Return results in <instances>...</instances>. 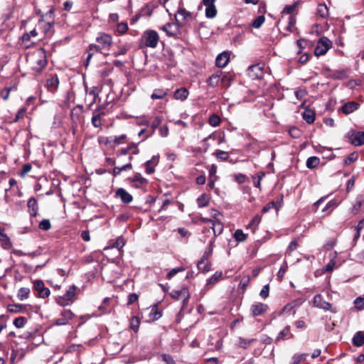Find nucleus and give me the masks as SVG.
<instances>
[{
	"label": "nucleus",
	"mask_w": 364,
	"mask_h": 364,
	"mask_svg": "<svg viewBox=\"0 0 364 364\" xmlns=\"http://www.w3.org/2000/svg\"><path fill=\"white\" fill-rule=\"evenodd\" d=\"M222 272H216L211 277L207 279V282L204 287L205 291L210 289L216 283H218L222 278Z\"/></svg>",
	"instance_id": "nucleus-16"
},
{
	"label": "nucleus",
	"mask_w": 364,
	"mask_h": 364,
	"mask_svg": "<svg viewBox=\"0 0 364 364\" xmlns=\"http://www.w3.org/2000/svg\"><path fill=\"white\" fill-rule=\"evenodd\" d=\"M268 309V306L263 303H256L251 306L250 310L253 316H261Z\"/></svg>",
	"instance_id": "nucleus-12"
},
{
	"label": "nucleus",
	"mask_w": 364,
	"mask_h": 364,
	"mask_svg": "<svg viewBox=\"0 0 364 364\" xmlns=\"http://www.w3.org/2000/svg\"><path fill=\"white\" fill-rule=\"evenodd\" d=\"M132 168V164L129 163V164H125L124 166H122V167H119V166H115L114 168H113V174L114 176H117L119 175L122 171H126L127 169H130Z\"/></svg>",
	"instance_id": "nucleus-44"
},
{
	"label": "nucleus",
	"mask_w": 364,
	"mask_h": 364,
	"mask_svg": "<svg viewBox=\"0 0 364 364\" xmlns=\"http://www.w3.org/2000/svg\"><path fill=\"white\" fill-rule=\"evenodd\" d=\"M150 316L153 320H158L161 316V313L158 311L157 308L153 307L150 311Z\"/></svg>",
	"instance_id": "nucleus-54"
},
{
	"label": "nucleus",
	"mask_w": 364,
	"mask_h": 364,
	"mask_svg": "<svg viewBox=\"0 0 364 364\" xmlns=\"http://www.w3.org/2000/svg\"><path fill=\"white\" fill-rule=\"evenodd\" d=\"M269 285H264L260 291L259 295L262 298L266 299L269 296Z\"/></svg>",
	"instance_id": "nucleus-57"
},
{
	"label": "nucleus",
	"mask_w": 364,
	"mask_h": 364,
	"mask_svg": "<svg viewBox=\"0 0 364 364\" xmlns=\"http://www.w3.org/2000/svg\"><path fill=\"white\" fill-rule=\"evenodd\" d=\"M180 20L176 17V23H168L163 26L161 29L166 33L168 36H175L178 32V23Z\"/></svg>",
	"instance_id": "nucleus-10"
},
{
	"label": "nucleus",
	"mask_w": 364,
	"mask_h": 364,
	"mask_svg": "<svg viewBox=\"0 0 364 364\" xmlns=\"http://www.w3.org/2000/svg\"><path fill=\"white\" fill-rule=\"evenodd\" d=\"M331 46L332 43L328 38L324 36L321 38L314 49L315 55L320 56L326 54Z\"/></svg>",
	"instance_id": "nucleus-6"
},
{
	"label": "nucleus",
	"mask_w": 364,
	"mask_h": 364,
	"mask_svg": "<svg viewBox=\"0 0 364 364\" xmlns=\"http://www.w3.org/2000/svg\"><path fill=\"white\" fill-rule=\"evenodd\" d=\"M126 137V134H122L119 136H114L113 142L115 145H119L123 142V140H124Z\"/></svg>",
	"instance_id": "nucleus-64"
},
{
	"label": "nucleus",
	"mask_w": 364,
	"mask_h": 364,
	"mask_svg": "<svg viewBox=\"0 0 364 364\" xmlns=\"http://www.w3.org/2000/svg\"><path fill=\"white\" fill-rule=\"evenodd\" d=\"M15 88V87H5L0 92V95L4 100H7L9 97L10 92L12 89Z\"/></svg>",
	"instance_id": "nucleus-51"
},
{
	"label": "nucleus",
	"mask_w": 364,
	"mask_h": 364,
	"mask_svg": "<svg viewBox=\"0 0 364 364\" xmlns=\"http://www.w3.org/2000/svg\"><path fill=\"white\" fill-rule=\"evenodd\" d=\"M23 306L22 304H12L8 306V311L11 313H18L22 311Z\"/></svg>",
	"instance_id": "nucleus-48"
},
{
	"label": "nucleus",
	"mask_w": 364,
	"mask_h": 364,
	"mask_svg": "<svg viewBox=\"0 0 364 364\" xmlns=\"http://www.w3.org/2000/svg\"><path fill=\"white\" fill-rule=\"evenodd\" d=\"M265 17L263 15L259 16L252 21V26L255 28H259L264 23Z\"/></svg>",
	"instance_id": "nucleus-45"
},
{
	"label": "nucleus",
	"mask_w": 364,
	"mask_h": 364,
	"mask_svg": "<svg viewBox=\"0 0 364 364\" xmlns=\"http://www.w3.org/2000/svg\"><path fill=\"white\" fill-rule=\"evenodd\" d=\"M163 121V117L156 116L151 123L152 133L154 132L155 129L161 124Z\"/></svg>",
	"instance_id": "nucleus-49"
},
{
	"label": "nucleus",
	"mask_w": 364,
	"mask_h": 364,
	"mask_svg": "<svg viewBox=\"0 0 364 364\" xmlns=\"http://www.w3.org/2000/svg\"><path fill=\"white\" fill-rule=\"evenodd\" d=\"M217 14L215 6H205V16L209 18H214Z\"/></svg>",
	"instance_id": "nucleus-37"
},
{
	"label": "nucleus",
	"mask_w": 364,
	"mask_h": 364,
	"mask_svg": "<svg viewBox=\"0 0 364 364\" xmlns=\"http://www.w3.org/2000/svg\"><path fill=\"white\" fill-rule=\"evenodd\" d=\"M73 317V314L70 310H65L62 312L60 318L55 320V324L58 326L65 325Z\"/></svg>",
	"instance_id": "nucleus-15"
},
{
	"label": "nucleus",
	"mask_w": 364,
	"mask_h": 364,
	"mask_svg": "<svg viewBox=\"0 0 364 364\" xmlns=\"http://www.w3.org/2000/svg\"><path fill=\"white\" fill-rule=\"evenodd\" d=\"M320 163V159L317 156H311L306 161V166L309 168H316Z\"/></svg>",
	"instance_id": "nucleus-32"
},
{
	"label": "nucleus",
	"mask_w": 364,
	"mask_h": 364,
	"mask_svg": "<svg viewBox=\"0 0 364 364\" xmlns=\"http://www.w3.org/2000/svg\"><path fill=\"white\" fill-rule=\"evenodd\" d=\"M287 269V265L282 266L277 273V278L279 281H282Z\"/></svg>",
	"instance_id": "nucleus-60"
},
{
	"label": "nucleus",
	"mask_w": 364,
	"mask_h": 364,
	"mask_svg": "<svg viewBox=\"0 0 364 364\" xmlns=\"http://www.w3.org/2000/svg\"><path fill=\"white\" fill-rule=\"evenodd\" d=\"M355 304L359 309H363L364 308V297H358L355 300Z\"/></svg>",
	"instance_id": "nucleus-63"
},
{
	"label": "nucleus",
	"mask_w": 364,
	"mask_h": 364,
	"mask_svg": "<svg viewBox=\"0 0 364 364\" xmlns=\"http://www.w3.org/2000/svg\"><path fill=\"white\" fill-rule=\"evenodd\" d=\"M59 85V80L56 75H50L47 80L46 82V87L48 90L51 92H55Z\"/></svg>",
	"instance_id": "nucleus-13"
},
{
	"label": "nucleus",
	"mask_w": 364,
	"mask_h": 364,
	"mask_svg": "<svg viewBox=\"0 0 364 364\" xmlns=\"http://www.w3.org/2000/svg\"><path fill=\"white\" fill-rule=\"evenodd\" d=\"M140 325L139 318L136 316H133L130 319V328L134 331L135 333L138 332L139 328Z\"/></svg>",
	"instance_id": "nucleus-33"
},
{
	"label": "nucleus",
	"mask_w": 364,
	"mask_h": 364,
	"mask_svg": "<svg viewBox=\"0 0 364 364\" xmlns=\"http://www.w3.org/2000/svg\"><path fill=\"white\" fill-rule=\"evenodd\" d=\"M232 81V77L230 75H225L221 78V84L225 88H228L230 86Z\"/></svg>",
	"instance_id": "nucleus-40"
},
{
	"label": "nucleus",
	"mask_w": 364,
	"mask_h": 364,
	"mask_svg": "<svg viewBox=\"0 0 364 364\" xmlns=\"http://www.w3.org/2000/svg\"><path fill=\"white\" fill-rule=\"evenodd\" d=\"M346 138L354 146L364 144V132H356L350 129L346 135Z\"/></svg>",
	"instance_id": "nucleus-7"
},
{
	"label": "nucleus",
	"mask_w": 364,
	"mask_h": 364,
	"mask_svg": "<svg viewBox=\"0 0 364 364\" xmlns=\"http://www.w3.org/2000/svg\"><path fill=\"white\" fill-rule=\"evenodd\" d=\"M213 218H214V220L211 223L209 228L205 227L203 230L204 232H210V229L212 230L214 237H216L219 235H220L223 231V225L221 223L220 220L218 218V215H220V213L215 210H213Z\"/></svg>",
	"instance_id": "nucleus-4"
},
{
	"label": "nucleus",
	"mask_w": 364,
	"mask_h": 364,
	"mask_svg": "<svg viewBox=\"0 0 364 364\" xmlns=\"http://www.w3.org/2000/svg\"><path fill=\"white\" fill-rule=\"evenodd\" d=\"M188 94V90L182 87L174 92L173 97L176 100L183 101L187 99Z\"/></svg>",
	"instance_id": "nucleus-25"
},
{
	"label": "nucleus",
	"mask_w": 364,
	"mask_h": 364,
	"mask_svg": "<svg viewBox=\"0 0 364 364\" xmlns=\"http://www.w3.org/2000/svg\"><path fill=\"white\" fill-rule=\"evenodd\" d=\"M26 321H27V319L25 317L20 316V317L16 318L14 320L13 323L16 328H19L23 327L25 326V324L26 323Z\"/></svg>",
	"instance_id": "nucleus-39"
},
{
	"label": "nucleus",
	"mask_w": 364,
	"mask_h": 364,
	"mask_svg": "<svg viewBox=\"0 0 364 364\" xmlns=\"http://www.w3.org/2000/svg\"><path fill=\"white\" fill-rule=\"evenodd\" d=\"M213 155H215L217 157V159H220L222 161H227L229 158L228 153L221 150H217L215 152L213 153Z\"/></svg>",
	"instance_id": "nucleus-42"
},
{
	"label": "nucleus",
	"mask_w": 364,
	"mask_h": 364,
	"mask_svg": "<svg viewBox=\"0 0 364 364\" xmlns=\"http://www.w3.org/2000/svg\"><path fill=\"white\" fill-rule=\"evenodd\" d=\"M317 14L322 18H326L328 15V9L325 4H319L317 9Z\"/></svg>",
	"instance_id": "nucleus-36"
},
{
	"label": "nucleus",
	"mask_w": 364,
	"mask_h": 364,
	"mask_svg": "<svg viewBox=\"0 0 364 364\" xmlns=\"http://www.w3.org/2000/svg\"><path fill=\"white\" fill-rule=\"evenodd\" d=\"M117 30L119 33L123 34L128 30V26L126 23H120L117 25Z\"/></svg>",
	"instance_id": "nucleus-59"
},
{
	"label": "nucleus",
	"mask_w": 364,
	"mask_h": 364,
	"mask_svg": "<svg viewBox=\"0 0 364 364\" xmlns=\"http://www.w3.org/2000/svg\"><path fill=\"white\" fill-rule=\"evenodd\" d=\"M303 119L308 123L312 124L315 120V113L311 109H306L303 113Z\"/></svg>",
	"instance_id": "nucleus-29"
},
{
	"label": "nucleus",
	"mask_w": 364,
	"mask_h": 364,
	"mask_svg": "<svg viewBox=\"0 0 364 364\" xmlns=\"http://www.w3.org/2000/svg\"><path fill=\"white\" fill-rule=\"evenodd\" d=\"M31 168L32 166L30 164H24L22 167L21 173H19V176L21 178H23L28 172L31 171Z\"/></svg>",
	"instance_id": "nucleus-56"
},
{
	"label": "nucleus",
	"mask_w": 364,
	"mask_h": 364,
	"mask_svg": "<svg viewBox=\"0 0 364 364\" xmlns=\"http://www.w3.org/2000/svg\"><path fill=\"white\" fill-rule=\"evenodd\" d=\"M314 305L325 311H333L331 304L324 301L321 294H317L314 296Z\"/></svg>",
	"instance_id": "nucleus-11"
},
{
	"label": "nucleus",
	"mask_w": 364,
	"mask_h": 364,
	"mask_svg": "<svg viewBox=\"0 0 364 364\" xmlns=\"http://www.w3.org/2000/svg\"><path fill=\"white\" fill-rule=\"evenodd\" d=\"M167 95V92L163 89H156L151 95L152 100L164 99Z\"/></svg>",
	"instance_id": "nucleus-30"
},
{
	"label": "nucleus",
	"mask_w": 364,
	"mask_h": 364,
	"mask_svg": "<svg viewBox=\"0 0 364 364\" xmlns=\"http://www.w3.org/2000/svg\"><path fill=\"white\" fill-rule=\"evenodd\" d=\"M33 289L37 292V295L40 298H47L49 296L50 289L45 287L44 282L41 279H36L33 282Z\"/></svg>",
	"instance_id": "nucleus-9"
},
{
	"label": "nucleus",
	"mask_w": 364,
	"mask_h": 364,
	"mask_svg": "<svg viewBox=\"0 0 364 364\" xmlns=\"http://www.w3.org/2000/svg\"><path fill=\"white\" fill-rule=\"evenodd\" d=\"M208 203V199L207 196L203 193L197 199V204L198 207L202 208L205 207Z\"/></svg>",
	"instance_id": "nucleus-47"
},
{
	"label": "nucleus",
	"mask_w": 364,
	"mask_h": 364,
	"mask_svg": "<svg viewBox=\"0 0 364 364\" xmlns=\"http://www.w3.org/2000/svg\"><path fill=\"white\" fill-rule=\"evenodd\" d=\"M185 269L183 267L172 269L166 275L168 279H171L173 276L181 272H183Z\"/></svg>",
	"instance_id": "nucleus-50"
},
{
	"label": "nucleus",
	"mask_w": 364,
	"mask_h": 364,
	"mask_svg": "<svg viewBox=\"0 0 364 364\" xmlns=\"http://www.w3.org/2000/svg\"><path fill=\"white\" fill-rule=\"evenodd\" d=\"M30 63L32 69L41 73L47 65L46 53L43 50H38L30 56Z\"/></svg>",
	"instance_id": "nucleus-2"
},
{
	"label": "nucleus",
	"mask_w": 364,
	"mask_h": 364,
	"mask_svg": "<svg viewBox=\"0 0 364 364\" xmlns=\"http://www.w3.org/2000/svg\"><path fill=\"white\" fill-rule=\"evenodd\" d=\"M159 162V157L156 156H154L150 160L147 161L145 163L146 166V173L148 174H151L154 172V166Z\"/></svg>",
	"instance_id": "nucleus-22"
},
{
	"label": "nucleus",
	"mask_w": 364,
	"mask_h": 364,
	"mask_svg": "<svg viewBox=\"0 0 364 364\" xmlns=\"http://www.w3.org/2000/svg\"><path fill=\"white\" fill-rule=\"evenodd\" d=\"M210 255H204L201 260L198 263V269L206 272L210 269V264L208 260Z\"/></svg>",
	"instance_id": "nucleus-26"
},
{
	"label": "nucleus",
	"mask_w": 364,
	"mask_h": 364,
	"mask_svg": "<svg viewBox=\"0 0 364 364\" xmlns=\"http://www.w3.org/2000/svg\"><path fill=\"white\" fill-rule=\"evenodd\" d=\"M358 159V154L357 152H353L349 154L347 158L344 160L345 165H349L350 164L357 161Z\"/></svg>",
	"instance_id": "nucleus-41"
},
{
	"label": "nucleus",
	"mask_w": 364,
	"mask_h": 364,
	"mask_svg": "<svg viewBox=\"0 0 364 364\" xmlns=\"http://www.w3.org/2000/svg\"><path fill=\"white\" fill-rule=\"evenodd\" d=\"M76 289V286H70L63 296H60L56 299L57 303L62 306L68 305L69 301H73Z\"/></svg>",
	"instance_id": "nucleus-8"
},
{
	"label": "nucleus",
	"mask_w": 364,
	"mask_h": 364,
	"mask_svg": "<svg viewBox=\"0 0 364 364\" xmlns=\"http://www.w3.org/2000/svg\"><path fill=\"white\" fill-rule=\"evenodd\" d=\"M27 207L31 215L35 217L38 215V204L37 200L35 198L32 197L28 199Z\"/></svg>",
	"instance_id": "nucleus-20"
},
{
	"label": "nucleus",
	"mask_w": 364,
	"mask_h": 364,
	"mask_svg": "<svg viewBox=\"0 0 364 364\" xmlns=\"http://www.w3.org/2000/svg\"><path fill=\"white\" fill-rule=\"evenodd\" d=\"M50 228L51 225L48 219H43L39 224V228L43 230H48Z\"/></svg>",
	"instance_id": "nucleus-53"
},
{
	"label": "nucleus",
	"mask_w": 364,
	"mask_h": 364,
	"mask_svg": "<svg viewBox=\"0 0 364 364\" xmlns=\"http://www.w3.org/2000/svg\"><path fill=\"white\" fill-rule=\"evenodd\" d=\"M170 296L176 300H181L182 307L184 308L188 304L190 298V293L188 289L183 286L180 289L173 290L171 292Z\"/></svg>",
	"instance_id": "nucleus-5"
},
{
	"label": "nucleus",
	"mask_w": 364,
	"mask_h": 364,
	"mask_svg": "<svg viewBox=\"0 0 364 364\" xmlns=\"http://www.w3.org/2000/svg\"><path fill=\"white\" fill-rule=\"evenodd\" d=\"M125 245V242L122 237H119L116 240L115 242L113 245V247L117 248L118 250L122 249Z\"/></svg>",
	"instance_id": "nucleus-58"
},
{
	"label": "nucleus",
	"mask_w": 364,
	"mask_h": 364,
	"mask_svg": "<svg viewBox=\"0 0 364 364\" xmlns=\"http://www.w3.org/2000/svg\"><path fill=\"white\" fill-rule=\"evenodd\" d=\"M234 237L238 242H244L247 239V235L242 230H237L234 233Z\"/></svg>",
	"instance_id": "nucleus-38"
},
{
	"label": "nucleus",
	"mask_w": 364,
	"mask_h": 364,
	"mask_svg": "<svg viewBox=\"0 0 364 364\" xmlns=\"http://www.w3.org/2000/svg\"><path fill=\"white\" fill-rule=\"evenodd\" d=\"M260 222H261V216L259 215H256L251 220V223L249 225V226L255 228L259 224Z\"/></svg>",
	"instance_id": "nucleus-61"
},
{
	"label": "nucleus",
	"mask_w": 364,
	"mask_h": 364,
	"mask_svg": "<svg viewBox=\"0 0 364 364\" xmlns=\"http://www.w3.org/2000/svg\"><path fill=\"white\" fill-rule=\"evenodd\" d=\"M264 175L265 174L264 172H259L257 174H256L255 176H253L254 186L255 187L260 188L261 181L263 178V177L264 176Z\"/></svg>",
	"instance_id": "nucleus-46"
},
{
	"label": "nucleus",
	"mask_w": 364,
	"mask_h": 364,
	"mask_svg": "<svg viewBox=\"0 0 364 364\" xmlns=\"http://www.w3.org/2000/svg\"><path fill=\"white\" fill-rule=\"evenodd\" d=\"M249 75L252 77H259L262 74L261 68L258 65H253L248 68Z\"/></svg>",
	"instance_id": "nucleus-28"
},
{
	"label": "nucleus",
	"mask_w": 364,
	"mask_h": 364,
	"mask_svg": "<svg viewBox=\"0 0 364 364\" xmlns=\"http://www.w3.org/2000/svg\"><path fill=\"white\" fill-rule=\"evenodd\" d=\"M96 41L98 45L91 44L90 46V50H95L96 52H100L101 50H108L112 44V38L110 35L102 33L96 38Z\"/></svg>",
	"instance_id": "nucleus-3"
},
{
	"label": "nucleus",
	"mask_w": 364,
	"mask_h": 364,
	"mask_svg": "<svg viewBox=\"0 0 364 364\" xmlns=\"http://www.w3.org/2000/svg\"><path fill=\"white\" fill-rule=\"evenodd\" d=\"M295 8H296V4H294L292 5L286 6L283 9L282 13L291 14L294 11Z\"/></svg>",
	"instance_id": "nucleus-62"
},
{
	"label": "nucleus",
	"mask_w": 364,
	"mask_h": 364,
	"mask_svg": "<svg viewBox=\"0 0 364 364\" xmlns=\"http://www.w3.org/2000/svg\"><path fill=\"white\" fill-rule=\"evenodd\" d=\"M116 196L120 198L124 203H129L132 201L133 197L124 188H118L116 191Z\"/></svg>",
	"instance_id": "nucleus-18"
},
{
	"label": "nucleus",
	"mask_w": 364,
	"mask_h": 364,
	"mask_svg": "<svg viewBox=\"0 0 364 364\" xmlns=\"http://www.w3.org/2000/svg\"><path fill=\"white\" fill-rule=\"evenodd\" d=\"M255 341V339H254V338L245 339L243 338H240L238 340V346L240 348L245 349V348H248Z\"/></svg>",
	"instance_id": "nucleus-34"
},
{
	"label": "nucleus",
	"mask_w": 364,
	"mask_h": 364,
	"mask_svg": "<svg viewBox=\"0 0 364 364\" xmlns=\"http://www.w3.org/2000/svg\"><path fill=\"white\" fill-rule=\"evenodd\" d=\"M230 60V53L228 52H223L219 54L215 60V65L218 68H225Z\"/></svg>",
	"instance_id": "nucleus-17"
},
{
	"label": "nucleus",
	"mask_w": 364,
	"mask_h": 364,
	"mask_svg": "<svg viewBox=\"0 0 364 364\" xmlns=\"http://www.w3.org/2000/svg\"><path fill=\"white\" fill-rule=\"evenodd\" d=\"M353 344L356 347L362 346L364 344V332L358 331L353 338Z\"/></svg>",
	"instance_id": "nucleus-27"
},
{
	"label": "nucleus",
	"mask_w": 364,
	"mask_h": 364,
	"mask_svg": "<svg viewBox=\"0 0 364 364\" xmlns=\"http://www.w3.org/2000/svg\"><path fill=\"white\" fill-rule=\"evenodd\" d=\"M293 334L290 331V326H287L283 330H282L277 335L276 340L277 341L284 339L291 338Z\"/></svg>",
	"instance_id": "nucleus-24"
},
{
	"label": "nucleus",
	"mask_w": 364,
	"mask_h": 364,
	"mask_svg": "<svg viewBox=\"0 0 364 364\" xmlns=\"http://www.w3.org/2000/svg\"><path fill=\"white\" fill-rule=\"evenodd\" d=\"M222 71H218L215 73L211 75L207 80V83L210 87H215L218 85Z\"/></svg>",
	"instance_id": "nucleus-23"
},
{
	"label": "nucleus",
	"mask_w": 364,
	"mask_h": 364,
	"mask_svg": "<svg viewBox=\"0 0 364 364\" xmlns=\"http://www.w3.org/2000/svg\"><path fill=\"white\" fill-rule=\"evenodd\" d=\"M0 242L4 250H9L12 247V243L10 238L4 232V230L0 228Z\"/></svg>",
	"instance_id": "nucleus-21"
},
{
	"label": "nucleus",
	"mask_w": 364,
	"mask_h": 364,
	"mask_svg": "<svg viewBox=\"0 0 364 364\" xmlns=\"http://www.w3.org/2000/svg\"><path fill=\"white\" fill-rule=\"evenodd\" d=\"M360 107V105L354 101L348 102L345 103L342 107L341 110L345 114H349L354 111L357 110Z\"/></svg>",
	"instance_id": "nucleus-19"
},
{
	"label": "nucleus",
	"mask_w": 364,
	"mask_h": 364,
	"mask_svg": "<svg viewBox=\"0 0 364 364\" xmlns=\"http://www.w3.org/2000/svg\"><path fill=\"white\" fill-rule=\"evenodd\" d=\"M176 17L180 20V22L181 23H183L191 20H193L194 18L193 14L186 11L184 8L178 9L177 11V15L176 16Z\"/></svg>",
	"instance_id": "nucleus-14"
},
{
	"label": "nucleus",
	"mask_w": 364,
	"mask_h": 364,
	"mask_svg": "<svg viewBox=\"0 0 364 364\" xmlns=\"http://www.w3.org/2000/svg\"><path fill=\"white\" fill-rule=\"evenodd\" d=\"M159 41L158 33L154 30L145 31L140 38V48L149 47L155 48Z\"/></svg>",
	"instance_id": "nucleus-1"
},
{
	"label": "nucleus",
	"mask_w": 364,
	"mask_h": 364,
	"mask_svg": "<svg viewBox=\"0 0 364 364\" xmlns=\"http://www.w3.org/2000/svg\"><path fill=\"white\" fill-rule=\"evenodd\" d=\"M82 113L81 112L77 113V108H74L71 111V119L73 122L75 124L81 122Z\"/></svg>",
	"instance_id": "nucleus-35"
},
{
	"label": "nucleus",
	"mask_w": 364,
	"mask_h": 364,
	"mask_svg": "<svg viewBox=\"0 0 364 364\" xmlns=\"http://www.w3.org/2000/svg\"><path fill=\"white\" fill-rule=\"evenodd\" d=\"M306 355V354H295L293 356V361L291 364H299L302 360L305 359Z\"/></svg>",
	"instance_id": "nucleus-55"
},
{
	"label": "nucleus",
	"mask_w": 364,
	"mask_h": 364,
	"mask_svg": "<svg viewBox=\"0 0 364 364\" xmlns=\"http://www.w3.org/2000/svg\"><path fill=\"white\" fill-rule=\"evenodd\" d=\"M92 124L95 127H100L102 125L100 114H94L92 117Z\"/></svg>",
	"instance_id": "nucleus-52"
},
{
	"label": "nucleus",
	"mask_w": 364,
	"mask_h": 364,
	"mask_svg": "<svg viewBox=\"0 0 364 364\" xmlns=\"http://www.w3.org/2000/svg\"><path fill=\"white\" fill-rule=\"evenodd\" d=\"M29 294L30 289L28 288L21 287L18 291L17 297L19 299V300L23 301L28 297Z\"/></svg>",
	"instance_id": "nucleus-31"
},
{
	"label": "nucleus",
	"mask_w": 364,
	"mask_h": 364,
	"mask_svg": "<svg viewBox=\"0 0 364 364\" xmlns=\"http://www.w3.org/2000/svg\"><path fill=\"white\" fill-rule=\"evenodd\" d=\"M221 119L217 114H212L209 118V124L212 127H218L220 125Z\"/></svg>",
	"instance_id": "nucleus-43"
}]
</instances>
